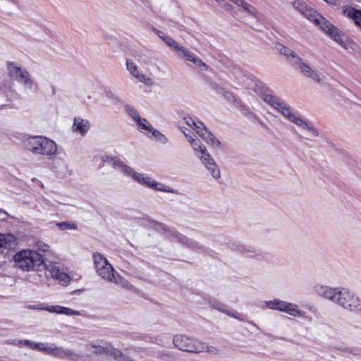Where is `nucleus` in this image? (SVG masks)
Masks as SVG:
<instances>
[{
  "mask_svg": "<svg viewBox=\"0 0 361 361\" xmlns=\"http://www.w3.org/2000/svg\"><path fill=\"white\" fill-rule=\"evenodd\" d=\"M312 290L318 296L341 306L344 310L355 314H361V298L350 289L318 283L313 286Z\"/></svg>",
  "mask_w": 361,
  "mask_h": 361,
  "instance_id": "obj_1",
  "label": "nucleus"
},
{
  "mask_svg": "<svg viewBox=\"0 0 361 361\" xmlns=\"http://www.w3.org/2000/svg\"><path fill=\"white\" fill-rule=\"evenodd\" d=\"M293 6L304 17L319 26L323 32L326 33L343 48L345 49H348L349 44L348 36L345 35L343 31L331 24L328 20L322 16L317 11L307 6L306 3L302 0H295L293 3Z\"/></svg>",
  "mask_w": 361,
  "mask_h": 361,
  "instance_id": "obj_2",
  "label": "nucleus"
},
{
  "mask_svg": "<svg viewBox=\"0 0 361 361\" xmlns=\"http://www.w3.org/2000/svg\"><path fill=\"white\" fill-rule=\"evenodd\" d=\"M261 98L272 108L280 112L290 122L301 129L309 132L312 136L318 137L319 135L318 130L311 123L299 114L293 113V108L282 99L274 94L271 90L262 89L261 91Z\"/></svg>",
  "mask_w": 361,
  "mask_h": 361,
  "instance_id": "obj_3",
  "label": "nucleus"
},
{
  "mask_svg": "<svg viewBox=\"0 0 361 361\" xmlns=\"http://www.w3.org/2000/svg\"><path fill=\"white\" fill-rule=\"evenodd\" d=\"M24 148L35 156L47 157L51 159L58 150L57 144L45 136H30L23 142Z\"/></svg>",
  "mask_w": 361,
  "mask_h": 361,
  "instance_id": "obj_4",
  "label": "nucleus"
},
{
  "mask_svg": "<svg viewBox=\"0 0 361 361\" xmlns=\"http://www.w3.org/2000/svg\"><path fill=\"white\" fill-rule=\"evenodd\" d=\"M173 343L176 348L188 353L198 354L207 352L213 355H217L219 353L216 348L184 334L176 335Z\"/></svg>",
  "mask_w": 361,
  "mask_h": 361,
  "instance_id": "obj_5",
  "label": "nucleus"
},
{
  "mask_svg": "<svg viewBox=\"0 0 361 361\" xmlns=\"http://www.w3.org/2000/svg\"><path fill=\"white\" fill-rule=\"evenodd\" d=\"M16 266L24 271L39 270L44 267V257L38 252L32 250H24L14 256Z\"/></svg>",
  "mask_w": 361,
  "mask_h": 361,
  "instance_id": "obj_6",
  "label": "nucleus"
},
{
  "mask_svg": "<svg viewBox=\"0 0 361 361\" xmlns=\"http://www.w3.org/2000/svg\"><path fill=\"white\" fill-rule=\"evenodd\" d=\"M185 124L192 128L196 133L209 145L214 148L221 147V142L210 132L204 124L195 116H187L183 117Z\"/></svg>",
  "mask_w": 361,
  "mask_h": 361,
  "instance_id": "obj_7",
  "label": "nucleus"
},
{
  "mask_svg": "<svg viewBox=\"0 0 361 361\" xmlns=\"http://www.w3.org/2000/svg\"><path fill=\"white\" fill-rule=\"evenodd\" d=\"M155 228L158 231H164L168 234L169 237L172 238V240L181 243L192 250H202L204 252L207 250V249L197 241L188 238L164 224L157 222L155 224Z\"/></svg>",
  "mask_w": 361,
  "mask_h": 361,
  "instance_id": "obj_8",
  "label": "nucleus"
},
{
  "mask_svg": "<svg viewBox=\"0 0 361 361\" xmlns=\"http://www.w3.org/2000/svg\"><path fill=\"white\" fill-rule=\"evenodd\" d=\"M134 180L142 185H145L147 188L153 189L156 191L164 192L172 194H178V190L165 185L162 183L158 182L156 180L152 178L147 174L143 173H138L133 171V173L130 175Z\"/></svg>",
  "mask_w": 361,
  "mask_h": 361,
  "instance_id": "obj_9",
  "label": "nucleus"
},
{
  "mask_svg": "<svg viewBox=\"0 0 361 361\" xmlns=\"http://www.w3.org/2000/svg\"><path fill=\"white\" fill-rule=\"evenodd\" d=\"M264 307L267 309L287 313L293 317H304L305 315V312L299 310L297 305L280 299L267 300L264 302Z\"/></svg>",
  "mask_w": 361,
  "mask_h": 361,
  "instance_id": "obj_10",
  "label": "nucleus"
},
{
  "mask_svg": "<svg viewBox=\"0 0 361 361\" xmlns=\"http://www.w3.org/2000/svg\"><path fill=\"white\" fill-rule=\"evenodd\" d=\"M8 74L11 77L15 78L18 82L23 84L25 89L32 90L34 82L30 78L28 71L13 62L8 63Z\"/></svg>",
  "mask_w": 361,
  "mask_h": 361,
  "instance_id": "obj_11",
  "label": "nucleus"
},
{
  "mask_svg": "<svg viewBox=\"0 0 361 361\" xmlns=\"http://www.w3.org/2000/svg\"><path fill=\"white\" fill-rule=\"evenodd\" d=\"M293 66L295 70L299 71L305 76L312 78L317 82H321V78L317 72L312 69L308 64L302 62L301 58L298 62H295Z\"/></svg>",
  "mask_w": 361,
  "mask_h": 361,
  "instance_id": "obj_12",
  "label": "nucleus"
},
{
  "mask_svg": "<svg viewBox=\"0 0 361 361\" xmlns=\"http://www.w3.org/2000/svg\"><path fill=\"white\" fill-rule=\"evenodd\" d=\"M200 160L204 164L207 170L209 171L212 176L216 179L219 178L221 176L220 170L216 164L214 159L210 154H207L206 156H201Z\"/></svg>",
  "mask_w": 361,
  "mask_h": 361,
  "instance_id": "obj_13",
  "label": "nucleus"
},
{
  "mask_svg": "<svg viewBox=\"0 0 361 361\" xmlns=\"http://www.w3.org/2000/svg\"><path fill=\"white\" fill-rule=\"evenodd\" d=\"M275 47L280 54L286 57V59L289 63H291L292 66L295 63V62H298L299 60H300V57L293 50L282 44L281 43H276Z\"/></svg>",
  "mask_w": 361,
  "mask_h": 361,
  "instance_id": "obj_14",
  "label": "nucleus"
},
{
  "mask_svg": "<svg viewBox=\"0 0 361 361\" xmlns=\"http://www.w3.org/2000/svg\"><path fill=\"white\" fill-rule=\"evenodd\" d=\"M91 128V123L81 117H75L72 126L73 131L85 136Z\"/></svg>",
  "mask_w": 361,
  "mask_h": 361,
  "instance_id": "obj_15",
  "label": "nucleus"
},
{
  "mask_svg": "<svg viewBox=\"0 0 361 361\" xmlns=\"http://www.w3.org/2000/svg\"><path fill=\"white\" fill-rule=\"evenodd\" d=\"M48 271L52 278L59 280L63 285H67L69 283L70 276L66 273L61 271L57 264L49 265Z\"/></svg>",
  "mask_w": 361,
  "mask_h": 361,
  "instance_id": "obj_16",
  "label": "nucleus"
},
{
  "mask_svg": "<svg viewBox=\"0 0 361 361\" xmlns=\"http://www.w3.org/2000/svg\"><path fill=\"white\" fill-rule=\"evenodd\" d=\"M343 13L353 20L354 23L361 29V10L352 6H347L343 8Z\"/></svg>",
  "mask_w": 361,
  "mask_h": 361,
  "instance_id": "obj_17",
  "label": "nucleus"
},
{
  "mask_svg": "<svg viewBox=\"0 0 361 361\" xmlns=\"http://www.w3.org/2000/svg\"><path fill=\"white\" fill-rule=\"evenodd\" d=\"M106 355L114 359L116 361H134L130 357L123 354L119 349L114 348L110 343L108 344Z\"/></svg>",
  "mask_w": 361,
  "mask_h": 361,
  "instance_id": "obj_18",
  "label": "nucleus"
},
{
  "mask_svg": "<svg viewBox=\"0 0 361 361\" xmlns=\"http://www.w3.org/2000/svg\"><path fill=\"white\" fill-rule=\"evenodd\" d=\"M188 142L195 151L196 156H197L200 159L201 156H206L207 154H209L206 147L202 143L201 140L197 138L196 135L194 137L190 138V140Z\"/></svg>",
  "mask_w": 361,
  "mask_h": 361,
  "instance_id": "obj_19",
  "label": "nucleus"
},
{
  "mask_svg": "<svg viewBox=\"0 0 361 361\" xmlns=\"http://www.w3.org/2000/svg\"><path fill=\"white\" fill-rule=\"evenodd\" d=\"M17 239L11 233H0V248L12 249L16 247Z\"/></svg>",
  "mask_w": 361,
  "mask_h": 361,
  "instance_id": "obj_20",
  "label": "nucleus"
},
{
  "mask_svg": "<svg viewBox=\"0 0 361 361\" xmlns=\"http://www.w3.org/2000/svg\"><path fill=\"white\" fill-rule=\"evenodd\" d=\"M47 312H51V313H56L59 314H65L68 316L71 315H75L79 316L80 315V312L77 310H72L69 307H63L60 305H49V309H47Z\"/></svg>",
  "mask_w": 361,
  "mask_h": 361,
  "instance_id": "obj_21",
  "label": "nucleus"
},
{
  "mask_svg": "<svg viewBox=\"0 0 361 361\" xmlns=\"http://www.w3.org/2000/svg\"><path fill=\"white\" fill-rule=\"evenodd\" d=\"M231 248L239 253L246 254L248 257H254L258 255L257 250L252 247L238 243H231Z\"/></svg>",
  "mask_w": 361,
  "mask_h": 361,
  "instance_id": "obj_22",
  "label": "nucleus"
},
{
  "mask_svg": "<svg viewBox=\"0 0 361 361\" xmlns=\"http://www.w3.org/2000/svg\"><path fill=\"white\" fill-rule=\"evenodd\" d=\"M114 169H119L125 176H130V175L133 173V169L128 166L126 163H124L119 158H116L115 162L112 165Z\"/></svg>",
  "mask_w": 361,
  "mask_h": 361,
  "instance_id": "obj_23",
  "label": "nucleus"
},
{
  "mask_svg": "<svg viewBox=\"0 0 361 361\" xmlns=\"http://www.w3.org/2000/svg\"><path fill=\"white\" fill-rule=\"evenodd\" d=\"M102 278L112 281L114 279V269L112 266L108 262V265L99 269V271L97 273Z\"/></svg>",
  "mask_w": 361,
  "mask_h": 361,
  "instance_id": "obj_24",
  "label": "nucleus"
},
{
  "mask_svg": "<svg viewBox=\"0 0 361 361\" xmlns=\"http://www.w3.org/2000/svg\"><path fill=\"white\" fill-rule=\"evenodd\" d=\"M75 355V353L73 350L69 349V348H63L62 347H57L56 348L54 357L60 358V359H65V358H70Z\"/></svg>",
  "mask_w": 361,
  "mask_h": 361,
  "instance_id": "obj_25",
  "label": "nucleus"
},
{
  "mask_svg": "<svg viewBox=\"0 0 361 361\" xmlns=\"http://www.w3.org/2000/svg\"><path fill=\"white\" fill-rule=\"evenodd\" d=\"M137 129L142 133H145L147 136L149 135V133L153 128V126L148 122L145 118H140L137 122Z\"/></svg>",
  "mask_w": 361,
  "mask_h": 361,
  "instance_id": "obj_26",
  "label": "nucleus"
},
{
  "mask_svg": "<svg viewBox=\"0 0 361 361\" xmlns=\"http://www.w3.org/2000/svg\"><path fill=\"white\" fill-rule=\"evenodd\" d=\"M93 257L97 273L99 271L100 268L108 265V260L102 254L95 252L93 254Z\"/></svg>",
  "mask_w": 361,
  "mask_h": 361,
  "instance_id": "obj_27",
  "label": "nucleus"
},
{
  "mask_svg": "<svg viewBox=\"0 0 361 361\" xmlns=\"http://www.w3.org/2000/svg\"><path fill=\"white\" fill-rule=\"evenodd\" d=\"M149 137H154L157 142L163 145H166L169 142V140L165 135L154 128L149 133Z\"/></svg>",
  "mask_w": 361,
  "mask_h": 361,
  "instance_id": "obj_28",
  "label": "nucleus"
},
{
  "mask_svg": "<svg viewBox=\"0 0 361 361\" xmlns=\"http://www.w3.org/2000/svg\"><path fill=\"white\" fill-rule=\"evenodd\" d=\"M149 137H154L157 142L163 145H166L169 142V140L165 135L154 128L149 133Z\"/></svg>",
  "mask_w": 361,
  "mask_h": 361,
  "instance_id": "obj_29",
  "label": "nucleus"
},
{
  "mask_svg": "<svg viewBox=\"0 0 361 361\" xmlns=\"http://www.w3.org/2000/svg\"><path fill=\"white\" fill-rule=\"evenodd\" d=\"M56 226L61 231L78 229V225L76 223L68 221L56 222Z\"/></svg>",
  "mask_w": 361,
  "mask_h": 361,
  "instance_id": "obj_30",
  "label": "nucleus"
},
{
  "mask_svg": "<svg viewBox=\"0 0 361 361\" xmlns=\"http://www.w3.org/2000/svg\"><path fill=\"white\" fill-rule=\"evenodd\" d=\"M124 109L127 114L130 116L135 121V122H137L141 118L138 111L133 106L126 104L125 105Z\"/></svg>",
  "mask_w": 361,
  "mask_h": 361,
  "instance_id": "obj_31",
  "label": "nucleus"
},
{
  "mask_svg": "<svg viewBox=\"0 0 361 361\" xmlns=\"http://www.w3.org/2000/svg\"><path fill=\"white\" fill-rule=\"evenodd\" d=\"M237 6L242 7L249 14L254 15L256 13V9L244 0H240V2Z\"/></svg>",
  "mask_w": 361,
  "mask_h": 361,
  "instance_id": "obj_32",
  "label": "nucleus"
},
{
  "mask_svg": "<svg viewBox=\"0 0 361 361\" xmlns=\"http://www.w3.org/2000/svg\"><path fill=\"white\" fill-rule=\"evenodd\" d=\"M177 51L178 52V56L182 54L183 56L185 57V59L190 61H191L192 58L195 56L193 52L190 51L182 46L180 47V49H178Z\"/></svg>",
  "mask_w": 361,
  "mask_h": 361,
  "instance_id": "obj_33",
  "label": "nucleus"
},
{
  "mask_svg": "<svg viewBox=\"0 0 361 361\" xmlns=\"http://www.w3.org/2000/svg\"><path fill=\"white\" fill-rule=\"evenodd\" d=\"M33 341H31L30 340L24 339V340H18L14 339L12 341L10 342L11 344L16 345V346H27L31 348V346H32Z\"/></svg>",
  "mask_w": 361,
  "mask_h": 361,
  "instance_id": "obj_34",
  "label": "nucleus"
},
{
  "mask_svg": "<svg viewBox=\"0 0 361 361\" xmlns=\"http://www.w3.org/2000/svg\"><path fill=\"white\" fill-rule=\"evenodd\" d=\"M126 63L128 71L130 73V74L135 77L137 73H139L135 63L130 59H127Z\"/></svg>",
  "mask_w": 361,
  "mask_h": 361,
  "instance_id": "obj_35",
  "label": "nucleus"
},
{
  "mask_svg": "<svg viewBox=\"0 0 361 361\" xmlns=\"http://www.w3.org/2000/svg\"><path fill=\"white\" fill-rule=\"evenodd\" d=\"M338 350L341 352L345 353L348 354H351L354 356H358L360 355V350L356 348H348V347H344L341 346L338 348Z\"/></svg>",
  "mask_w": 361,
  "mask_h": 361,
  "instance_id": "obj_36",
  "label": "nucleus"
},
{
  "mask_svg": "<svg viewBox=\"0 0 361 361\" xmlns=\"http://www.w3.org/2000/svg\"><path fill=\"white\" fill-rule=\"evenodd\" d=\"M169 47L173 48L176 51L180 49V45L171 37L166 36L163 40Z\"/></svg>",
  "mask_w": 361,
  "mask_h": 361,
  "instance_id": "obj_37",
  "label": "nucleus"
},
{
  "mask_svg": "<svg viewBox=\"0 0 361 361\" xmlns=\"http://www.w3.org/2000/svg\"><path fill=\"white\" fill-rule=\"evenodd\" d=\"M191 62H192L194 64L200 67L202 71L207 70V65L204 62H203L200 57H198L196 55L192 58Z\"/></svg>",
  "mask_w": 361,
  "mask_h": 361,
  "instance_id": "obj_38",
  "label": "nucleus"
},
{
  "mask_svg": "<svg viewBox=\"0 0 361 361\" xmlns=\"http://www.w3.org/2000/svg\"><path fill=\"white\" fill-rule=\"evenodd\" d=\"M211 307L215 310H217L218 311L223 312L224 314H228V310L226 307V306L221 302H214L211 304Z\"/></svg>",
  "mask_w": 361,
  "mask_h": 361,
  "instance_id": "obj_39",
  "label": "nucleus"
},
{
  "mask_svg": "<svg viewBox=\"0 0 361 361\" xmlns=\"http://www.w3.org/2000/svg\"><path fill=\"white\" fill-rule=\"evenodd\" d=\"M108 344L109 343H106L104 345H93L92 347L95 348L94 353L96 355H103V354L106 355V350L108 348Z\"/></svg>",
  "mask_w": 361,
  "mask_h": 361,
  "instance_id": "obj_40",
  "label": "nucleus"
},
{
  "mask_svg": "<svg viewBox=\"0 0 361 361\" xmlns=\"http://www.w3.org/2000/svg\"><path fill=\"white\" fill-rule=\"evenodd\" d=\"M135 78L145 85H149L152 83V80L144 74L137 73Z\"/></svg>",
  "mask_w": 361,
  "mask_h": 361,
  "instance_id": "obj_41",
  "label": "nucleus"
},
{
  "mask_svg": "<svg viewBox=\"0 0 361 361\" xmlns=\"http://www.w3.org/2000/svg\"><path fill=\"white\" fill-rule=\"evenodd\" d=\"M27 307L30 310L47 311V309H49V305L44 304L29 305Z\"/></svg>",
  "mask_w": 361,
  "mask_h": 361,
  "instance_id": "obj_42",
  "label": "nucleus"
},
{
  "mask_svg": "<svg viewBox=\"0 0 361 361\" xmlns=\"http://www.w3.org/2000/svg\"><path fill=\"white\" fill-rule=\"evenodd\" d=\"M216 2H218L225 10L228 11H231L233 9V6L228 4L225 0H215Z\"/></svg>",
  "mask_w": 361,
  "mask_h": 361,
  "instance_id": "obj_43",
  "label": "nucleus"
},
{
  "mask_svg": "<svg viewBox=\"0 0 361 361\" xmlns=\"http://www.w3.org/2000/svg\"><path fill=\"white\" fill-rule=\"evenodd\" d=\"M47 345V343H36V342L33 341L32 346H31V349H32V350H40V351H43L44 349L46 348Z\"/></svg>",
  "mask_w": 361,
  "mask_h": 361,
  "instance_id": "obj_44",
  "label": "nucleus"
},
{
  "mask_svg": "<svg viewBox=\"0 0 361 361\" xmlns=\"http://www.w3.org/2000/svg\"><path fill=\"white\" fill-rule=\"evenodd\" d=\"M56 345L55 344H48L46 346V348L44 349L43 351L46 352L47 354L54 356Z\"/></svg>",
  "mask_w": 361,
  "mask_h": 361,
  "instance_id": "obj_45",
  "label": "nucleus"
},
{
  "mask_svg": "<svg viewBox=\"0 0 361 361\" xmlns=\"http://www.w3.org/2000/svg\"><path fill=\"white\" fill-rule=\"evenodd\" d=\"M182 133L184 134V135L187 137L188 141L190 140V138H192L195 136V135L188 128H181Z\"/></svg>",
  "mask_w": 361,
  "mask_h": 361,
  "instance_id": "obj_46",
  "label": "nucleus"
},
{
  "mask_svg": "<svg viewBox=\"0 0 361 361\" xmlns=\"http://www.w3.org/2000/svg\"><path fill=\"white\" fill-rule=\"evenodd\" d=\"M116 158H117L116 157L104 156L102 157V161H104V163L110 164L113 165L114 162H115Z\"/></svg>",
  "mask_w": 361,
  "mask_h": 361,
  "instance_id": "obj_47",
  "label": "nucleus"
},
{
  "mask_svg": "<svg viewBox=\"0 0 361 361\" xmlns=\"http://www.w3.org/2000/svg\"><path fill=\"white\" fill-rule=\"evenodd\" d=\"M37 247L39 250L42 251L44 252L48 251L49 249V246L48 245L43 243L42 242L37 243Z\"/></svg>",
  "mask_w": 361,
  "mask_h": 361,
  "instance_id": "obj_48",
  "label": "nucleus"
},
{
  "mask_svg": "<svg viewBox=\"0 0 361 361\" xmlns=\"http://www.w3.org/2000/svg\"><path fill=\"white\" fill-rule=\"evenodd\" d=\"M244 114H247L248 118L250 119V120H254V119H256V120H259L258 117L257 116V115L252 112H250L248 111V109L247 108H244Z\"/></svg>",
  "mask_w": 361,
  "mask_h": 361,
  "instance_id": "obj_49",
  "label": "nucleus"
},
{
  "mask_svg": "<svg viewBox=\"0 0 361 361\" xmlns=\"http://www.w3.org/2000/svg\"><path fill=\"white\" fill-rule=\"evenodd\" d=\"M224 97L225 98H226L227 100H228L231 102H234L235 101L233 94L230 92H226L224 93Z\"/></svg>",
  "mask_w": 361,
  "mask_h": 361,
  "instance_id": "obj_50",
  "label": "nucleus"
},
{
  "mask_svg": "<svg viewBox=\"0 0 361 361\" xmlns=\"http://www.w3.org/2000/svg\"><path fill=\"white\" fill-rule=\"evenodd\" d=\"M8 214L4 209H0V219L4 221L7 219Z\"/></svg>",
  "mask_w": 361,
  "mask_h": 361,
  "instance_id": "obj_51",
  "label": "nucleus"
},
{
  "mask_svg": "<svg viewBox=\"0 0 361 361\" xmlns=\"http://www.w3.org/2000/svg\"><path fill=\"white\" fill-rule=\"evenodd\" d=\"M156 35L162 40H164V39L166 36V35H165V34L162 31H161L159 30V32H157Z\"/></svg>",
  "mask_w": 361,
  "mask_h": 361,
  "instance_id": "obj_52",
  "label": "nucleus"
},
{
  "mask_svg": "<svg viewBox=\"0 0 361 361\" xmlns=\"http://www.w3.org/2000/svg\"><path fill=\"white\" fill-rule=\"evenodd\" d=\"M227 314V315H228V316H230V317H233V318H235V319H237L241 320V319L239 318V317L237 315V313H236V314H235V313H232V312H230L228 311V314Z\"/></svg>",
  "mask_w": 361,
  "mask_h": 361,
  "instance_id": "obj_53",
  "label": "nucleus"
},
{
  "mask_svg": "<svg viewBox=\"0 0 361 361\" xmlns=\"http://www.w3.org/2000/svg\"><path fill=\"white\" fill-rule=\"evenodd\" d=\"M149 26L154 33L157 34V32H159V30L154 27L153 25H149Z\"/></svg>",
  "mask_w": 361,
  "mask_h": 361,
  "instance_id": "obj_54",
  "label": "nucleus"
},
{
  "mask_svg": "<svg viewBox=\"0 0 361 361\" xmlns=\"http://www.w3.org/2000/svg\"><path fill=\"white\" fill-rule=\"evenodd\" d=\"M8 1L12 2L13 4H16V5L18 4V1L17 0H8Z\"/></svg>",
  "mask_w": 361,
  "mask_h": 361,
  "instance_id": "obj_55",
  "label": "nucleus"
},
{
  "mask_svg": "<svg viewBox=\"0 0 361 361\" xmlns=\"http://www.w3.org/2000/svg\"><path fill=\"white\" fill-rule=\"evenodd\" d=\"M4 94V90L1 87V86L0 85V95H3Z\"/></svg>",
  "mask_w": 361,
  "mask_h": 361,
  "instance_id": "obj_56",
  "label": "nucleus"
},
{
  "mask_svg": "<svg viewBox=\"0 0 361 361\" xmlns=\"http://www.w3.org/2000/svg\"><path fill=\"white\" fill-rule=\"evenodd\" d=\"M324 1L328 2V3H330V2H331L332 0H324Z\"/></svg>",
  "mask_w": 361,
  "mask_h": 361,
  "instance_id": "obj_57",
  "label": "nucleus"
}]
</instances>
